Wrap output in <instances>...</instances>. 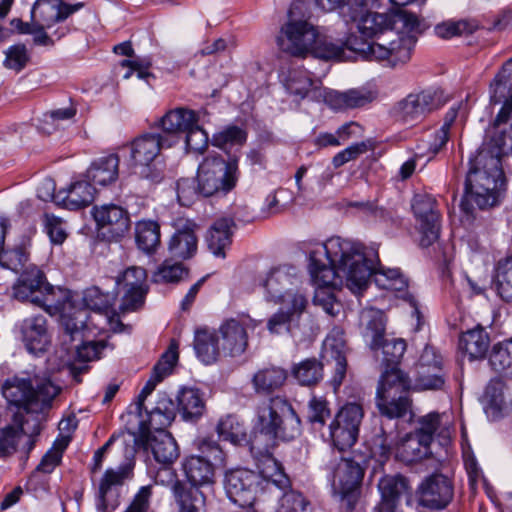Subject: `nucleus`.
<instances>
[{
    "label": "nucleus",
    "mask_w": 512,
    "mask_h": 512,
    "mask_svg": "<svg viewBox=\"0 0 512 512\" xmlns=\"http://www.w3.org/2000/svg\"><path fill=\"white\" fill-rule=\"evenodd\" d=\"M372 0H353L343 10L346 23H353L359 36L353 32L346 39L347 49L369 60H386L392 67L407 63L417 37L422 33L416 14L404 9L378 13L370 9Z\"/></svg>",
    "instance_id": "obj_1"
},
{
    "label": "nucleus",
    "mask_w": 512,
    "mask_h": 512,
    "mask_svg": "<svg viewBox=\"0 0 512 512\" xmlns=\"http://www.w3.org/2000/svg\"><path fill=\"white\" fill-rule=\"evenodd\" d=\"M309 259L312 280L317 286L313 302L330 316H336L341 305L329 287L345 284L357 294L368 286L371 271L364 263L359 246L351 240L331 237L325 243L317 244L310 251Z\"/></svg>",
    "instance_id": "obj_2"
},
{
    "label": "nucleus",
    "mask_w": 512,
    "mask_h": 512,
    "mask_svg": "<svg viewBox=\"0 0 512 512\" xmlns=\"http://www.w3.org/2000/svg\"><path fill=\"white\" fill-rule=\"evenodd\" d=\"M406 350V342L400 338L388 339L383 336L379 348L373 350L378 360L385 366L377 391L376 406L381 413L389 416H405L411 407L408 397L410 381L398 368Z\"/></svg>",
    "instance_id": "obj_3"
},
{
    "label": "nucleus",
    "mask_w": 512,
    "mask_h": 512,
    "mask_svg": "<svg viewBox=\"0 0 512 512\" xmlns=\"http://www.w3.org/2000/svg\"><path fill=\"white\" fill-rule=\"evenodd\" d=\"M260 473L248 469L227 471L224 488L231 502L240 507H251L264 492L274 493L290 488V479L272 455H264Z\"/></svg>",
    "instance_id": "obj_4"
},
{
    "label": "nucleus",
    "mask_w": 512,
    "mask_h": 512,
    "mask_svg": "<svg viewBox=\"0 0 512 512\" xmlns=\"http://www.w3.org/2000/svg\"><path fill=\"white\" fill-rule=\"evenodd\" d=\"M252 449H259L262 438L265 441V455H271L269 448L277 439L290 441L300 435L301 421L292 405L281 396L261 402L255 410Z\"/></svg>",
    "instance_id": "obj_5"
},
{
    "label": "nucleus",
    "mask_w": 512,
    "mask_h": 512,
    "mask_svg": "<svg viewBox=\"0 0 512 512\" xmlns=\"http://www.w3.org/2000/svg\"><path fill=\"white\" fill-rule=\"evenodd\" d=\"M504 183L501 161L485 144L467 174L464 199L466 202H474L480 209L492 207L497 203Z\"/></svg>",
    "instance_id": "obj_6"
},
{
    "label": "nucleus",
    "mask_w": 512,
    "mask_h": 512,
    "mask_svg": "<svg viewBox=\"0 0 512 512\" xmlns=\"http://www.w3.org/2000/svg\"><path fill=\"white\" fill-rule=\"evenodd\" d=\"M2 394L8 403L27 413H40L48 408L61 388L50 379L12 376L2 384Z\"/></svg>",
    "instance_id": "obj_7"
},
{
    "label": "nucleus",
    "mask_w": 512,
    "mask_h": 512,
    "mask_svg": "<svg viewBox=\"0 0 512 512\" xmlns=\"http://www.w3.org/2000/svg\"><path fill=\"white\" fill-rule=\"evenodd\" d=\"M309 5L295 0L288 11V20L277 36L279 49L291 56L305 57L316 43L317 28L309 22Z\"/></svg>",
    "instance_id": "obj_8"
},
{
    "label": "nucleus",
    "mask_w": 512,
    "mask_h": 512,
    "mask_svg": "<svg viewBox=\"0 0 512 512\" xmlns=\"http://www.w3.org/2000/svg\"><path fill=\"white\" fill-rule=\"evenodd\" d=\"M239 178L238 160L208 156L198 167L197 181L202 196L226 195L235 188Z\"/></svg>",
    "instance_id": "obj_9"
},
{
    "label": "nucleus",
    "mask_w": 512,
    "mask_h": 512,
    "mask_svg": "<svg viewBox=\"0 0 512 512\" xmlns=\"http://www.w3.org/2000/svg\"><path fill=\"white\" fill-rule=\"evenodd\" d=\"M363 477L364 469L352 459L341 458L333 467L330 478L333 495L349 511L354 509L359 499Z\"/></svg>",
    "instance_id": "obj_10"
},
{
    "label": "nucleus",
    "mask_w": 512,
    "mask_h": 512,
    "mask_svg": "<svg viewBox=\"0 0 512 512\" xmlns=\"http://www.w3.org/2000/svg\"><path fill=\"white\" fill-rule=\"evenodd\" d=\"M205 455H190L182 462L183 471L188 481L197 488L212 484L215 469L225 464V455L220 446L212 442H204L201 446Z\"/></svg>",
    "instance_id": "obj_11"
},
{
    "label": "nucleus",
    "mask_w": 512,
    "mask_h": 512,
    "mask_svg": "<svg viewBox=\"0 0 512 512\" xmlns=\"http://www.w3.org/2000/svg\"><path fill=\"white\" fill-rule=\"evenodd\" d=\"M446 102L444 93L438 88H426L409 93L397 102L394 113L405 123L420 122L441 108Z\"/></svg>",
    "instance_id": "obj_12"
},
{
    "label": "nucleus",
    "mask_w": 512,
    "mask_h": 512,
    "mask_svg": "<svg viewBox=\"0 0 512 512\" xmlns=\"http://www.w3.org/2000/svg\"><path fill=\"white\" fill-rule=\"evenodd\" d=\"M363 417V407L357 402H348L338 410L329 430L333 445L339 451L351 448L356 443Z\"/></svg>",
    "instance_id": "obj_13"
},
{
    "label": "nucleus",
    "mask_w": 512,
    "mask_h": 512,
    "mask_svg": "<svg viewBox=\"0 0 512 512\" xmlns=\"http://www.w3.org/2000/svg\"><path fill=\"white\" fill-rule=\"evenodd\" d=\"M419 506L441 510L446 508L454 497L452 480L442 473H433L425 477L415 492Z\"/></svg>",
    "instance_id": "obj_14"
},
{
    "label": "nucleus",
    "mask_w": 512,
    "mask_h": 512,
    "mask_svg": "<svg viewBox=\"0 0 512 512\" xmlns=\"http://www.w3.org/2000/svg\"><path fill=\"white\" fill-rule=\"evenodd\" d=\"M385 419H380L374 424L370 437L367 439V445L370 455L376 462L383 465L386 463L398 445L399 432L397 423L394 419L402 416H389L381 413Z\"/></svg>",
    "instance_id": "obj_15"
},
{
    "label": "nucleus",
    "mask_w": 512,
    "mask_h": 512,
    "mask_svg": "<svg viewBox=\"0 0 512 512\" xmlns=\"http://www.w3.org/2000/svg\"><path fill=\"white\" fill-rule=\"evenodd\" d=\"M122 300V311H135L144 304L148 292L147 273L142 267L131 266L127 268L116 280Z\"/></svg>",
    "instance_id": "obj_16"
},
{
    "label": "nucleus",
    "mask_w": 512,
    "mask_h": 512,
    "mask_svg": "<svg viewBox=\"0 0 512 512\" xmlns=\"http://www.w3.org/2000/svg\"><path fill=\"white\" fill-rule=\"evenodd\" d=\"M412 209L419 223L420 245L429 247L439 238L440 214L436 200L427 194H417L412 200Z\"/></svg>",
    "instance_id": "obj_17"
},
{
    "label": "nucleus",
    "mask_w": 512,
    "mask_h": 512,
    "mask_svg": "<svg viewBox=\"0 0 512 512\" xmlns=\"http://www.w3.org/2000/svg\"><path fill=\"white\" fill-rule=\"evenodd\" d=\"M41 431L37 417L24 418L22 413L14 415V424L0 429V457H6L16 451L17 444L22 436H28V452L33 449L34 437Z\"/></svg>",
    "instance_id": "obj_18"
},
{
    "label": "nucleus",
    "mask_w": 512,
    "mask_h": 512,
    "mask_svg": "<svg viewBox=\"0 0 512 512\" xmlns=\"http://www.w3.org/2000/svg\"><path fill=\"white\" fill-rule=\"evenodd\" d=\"M93 218L97 228L111 240L123 237L130 229V216L126 209L116 204L94 206Z\"/></svg>",
    "instance_id": "obj_19"
},
{
    "label": "nucleus",
    "mask_w": 512,
    "mask_h": 512,
    "mask_svg": "<svg viewBox=\"0 0 512 512\" xmlns=\"http://www.w3.org/2000/svg\"><path fill=\"white\" fill-rule=\"evenodd\" d=\"M248 326H257V323L247 317L231 318L224 321L218 329L222 352L228 356L243 354L248 346Z\"/></svg>",
    "instance_id": "obj_20"
},
{
    "label": "nucleus",
    "mask_w": 512,
    "mask_h": 512,
    "mask_svg": "<svg viewBox=\"0 0 512 512\" xmlns=\"http://www.w3.org/2000/svg\"><path fill=\"white\" fill-rule=\"evenodd\" d=\"M172 141L160 133H144L129 145L130 160L134 167L147 168L160 155L164 147H171Z\"/></svg>",
    "instance_id": "obj_21"
},
{
    "label": "nucleus",
    "mask_w": 512,
    "mask_h": 512,
    "mask_svg": "<svg viewBox=\"0 0 512 512\" xmlns=\"http://www.w3.org/2000/svg\"><path fill=\"white\" fill-rule=\"evenodd\" d=\"M135 444L150 450L154 459L162 465H171L179 457L178 445L167 431L143 434L139 439L135 438Z\"/></svg>",
    "instance_id": "obj_22"
},
{
    "label": "nucleus",
    "mask_w": 512,
    "mask_h": 512,
    "mask_svg": "<svg viewBox=\"0 0 512 512\" xmlns=\"http://www.w3.org/2000/svg\"><path fill=\"white\" fill-rule=\"evenodd\" d=\"M174 226L176 232L170 239L168 251L171 258L181 262L194 256L197 251V224L189 219L178 218Z\"/></svg>",
    "instance_id": "obj_23"
},
{
    "label": "nucleus",
    "mask_w": 512,
    "mask_h": 512,
    "mask_svg": "<svg viewBox=\"0 0 512 512\" xmlns=\"http://www.w3.org/2000/svg\"><path fill=\"white\" fill-rule=\"evenodd\" d=\"M45 274L36 266L26 268L13 285V297L38 305L47 286Z\"/></svg>",
    "instance_id": "obj_24"
},
{
    "label": "nucleus",
    "mask_w": 512,
    "mask_h": 512,
    "mask_svg": "<svg viewBox=\"0 0 512 512\" xmlns=\"http://www.w3.org/2000/svg\"><path fill=\"white\" fill-rule=\"evenodd\" d=\"M22 340L29 353L39 355L47 351L51 344L47 319L43 315L27 318L21 326Z\"/></svg>",
    "instance_id": "obj_25"
},
{
    "label": "nucleus",
    "mask_w": 512,
    "mask_h": 512,
    "mask_svg": "<svg viewBox=\"0 0 512 512\" xmlns=\"http://www.w3.org/2000/svg\"><path fill=\"white\" fill-rule=\"evenodd\" d=\"M325 103L334 110H347L361 108L376 99V93L366 87L353 88L343 92L325 90L323 92Z\"/></svg>",
    "instance_id": "obj_26"
},
{
    "label": "nucleus",
    "mask_w": 512,
    "mask_h": 512,
    "mask_svg": "<svg viewBox=\"0 0 512 512\" xmlns=\"http://www.w3.org/2000/svg\"><path fill=\"white\" fill-rule=\"evenodd\" d=\"M377 486L381 495L378 512H396L401 496L409 490V482L402 475H384Z\"/></svg>",
    "instance_id": "obj_27"
},
{
    "label": "nucleus",
    "mask_w": 512,
    "mask_h": 512,
    "mask_svg": "<svg viewBox=\"0 0 512 512\" xmlns=\"http://www.w3.org/2000/svg\"><path fill=\"white\" fill-rule=\"evenodd\" d=\"M73 12L74 10L62 0H37L31 11V19L36 27L50 28Z\"/></svg>",
    "instance_id": "obj_28"
},
{
    "label": "nucleus",
    "mask_w": 512,
    "mask_h": 512,
    "mask_svg": "<svg viewBox=\"0 0 512 512\" xmlns=\"http://www.w3.org/2000/svg\"><path fill=\"white\" fill-rule=\"evenodd\" d=\"M385 326L386 318L381 310L365 308L360 312V334L371 350L379 348L380 340L385 335Z\"/></svg>",
    "instance_id": "obj_29"
},
{
    "label": "nucleus",
    "mask_w": 512,
    "mask_h": 512,
    "mask_svg": "<svg viewBox=\"0 0 512 512\" xmlns=\"http://www.w3.org/2000/svg\"><path fill=\"white\" fill-rule=\"evenodd\" d=\"M299 277L295 268L288 266H281L272 269L263 282L266 289L267 297L275 301L282 298L291 290L297 288Z\"/></svg>",
    "instance_id": "obj_30"
},
{
    "label": "nucleus",
    "mask_w": 512,
    "mask_h": 512,
    "mask_svg": "<svg viewBox=\"0 0 512 512\" xmlns=\"http://www.w3.org/2000/svg\"><path fill=\"white\" fill-rule=\"evenodd\" d=\"M95 188L88 181H76L56 195V204L69 210H79L94 200Z\"/></svg>",
    "instance_id": "obj_31"
},
{
    "label": "nucleus",
    "mask_w": 512,
    "mask_h": 512,
    "mask_svg": "<svg viewBox=\"0 0 512 512\" xmlns=\"http://www.w3.org/2000/svg\"><path fill=\"white\" fill-rule=\"evenodd\" d=\"M359 246L361 253L364 256V263L369 267L371 276H373L376 285L384 290L391 291H404L408 287L406 277L399 271V269L384 268L380 264L378 267L374 266L373 262L368 258V253L360 243L353 242Z\"/></svg>",
    "instance_id": "obj_32"
},
{
    "label": "nucleus",
    "mask_w": 512,
    "mask_h": 512,
    "mask_svg": "<svg viewBox=\"0 0 512 512\" xmlns=\"http://www.w3.org/2000/svg\"><path fill=\"white\" fill-rule=\"evenodd\" d=\"M326 353H330L335 360L334 376L331 383L335 390L342 384L347 370V361L345 357L346 342L341 330H333L324 341Z\"/></svg>",
    "instance_id": "obj_33"
},
{
    "label": "nucleus",
    "mask_w": 512,
    "mask_h": 512,
    "mask_svg": "<svg viewBox=\"0 0 512 512\" xmlns=\"http://www.w3.org/2000/svg\"><path fill=\"white\" fill-rule=\"evenodd\" d=\"M197 122H199V115L196 111L186 107H177L162 116L158 126L169 138L170 135L185 133Z\"/></svg>",
    "instance_id": "obj_34"
},
{
    "label": "nucleus",
    "mask_w": 512,
    "mask_h": 512,
    "mask_svg": "<svg viewBox=\"0 0 512 512\" xmlns=\"http://www.w3.org/2000/svg\"><path fill=\"white\" fill-rule=\"evenodd\" d=\"M287 371L275 365L258 369L252 376L251 383L254 391L260 395H269L279 390L286 382Z\"/></svg>",
    "instance_id": "obj_35"
},
{
    "label": "nucleus",
    "mask_w": 512,
    "mask_h": 512,
    "mask_svg": "<svg viewBox=\"0 0 512 512\" xmlns=\"http://www.w3.org/2000/svg\"><path fill=\"white\" fill-rule=\"evenodd\" d=\"M133 476V465L127 463L114 468L107 469L98 483V508L106 510L108 507L106 497L113 490L121 487L125 481Z\"/></svg>",
    "instance_id": "obj_36"
},
{
    "label": "nucleus",
    "mask_w": 512,
    "mask_h": 512,
    "mask_svg": "<svg viewBox=\"0 0 512 512\" xmlns=\"http://www.w3.org/2000/svg\"><path fill=\"white\" fill-rule=\"evenodd\" d=\"M427 436H419L415 432L407 434L396 448V457L405 463L421 461L431 454Z\"/></svg>",
    "instance_id": "obj_37"
},
{
    "label": "nucleus",
    "mask_w": 512,
    "mask_h": 512,
    "mask_svg": "<svg viewBox=\"0 0 512 512\" xmlns=\"http://www.w3.org/2000/svg\"><path fill=\"white\" fill-rule=\"evenodd\" d=\"M119 162L116 154L100 157L91 163L86 171V177L94 184L109 185L118 179Z\"/></svg>",
    "instance_id": "obj_38"
},
{
    "label": "nucleus",
    "mask_w": 512,
    "mask_h": 512,
    "mask_svg": "<svg viewBox=\"0 0 512 512\" xmlns=\"http://www.w3.org/2000/svg\"><path fill=\"white\" fill-rule=\"evenodd\" d=\"M234 226L233 219L224 217L217 219L208 230L207 245L216 257H225V250L232 242V227Z\"/></svg>",
    "instance_id": "obj_39"
},
{
    "label": "nucleus",
    "mask_w": 512,
    "mask_h": 512,
    "mask_svg": "<svg viewBox=\"0 0 512 512\" xmlns=\"http://www.w3.org/2000/svg\"><path fill=\"white\" fill-rule=\"evenodd\" d=\"M75 297H78V295L70 290L53 287L48 283L38 306L43 307L50 314L59 313L61 315L62 312L74 308L77 301Z\"/></svg>",
    "instance_id": "obj_40"
},
{
    "label": "nucleus",
    "mask_w": 512,
    "mask_h": 512,
    "mask_svg": "<svg viewBox=\"0 0 512 512\" xmlns=\"http://www.w3.org/2000/svg\"><path fill=\"white\" fill-rule=\"evenodd\" d=\"M459 346L470 360L482 359L486 356L490 346L489 334L482 326L477 325L462 333Z\"/></svg>",
    "instance_id": "obj_41"
},
{
    "label": "nucleus",
    "mask_w": 512,
    "mask_h": 512,
    "mask_svg": "<svg viewBox=\"0 0 512 512\" xmlns=\"http://www.w3.org/2000/svg\"><path fill=\"white\" fill-rule=\"evenodd\" d=\"M194 349L197 357L205 364L214 363L222 351L217 333L208 328L195 331Z\"/></svg>",
    "instance_id": "obj_42"
},
{
    "label": "nucleus",
    "mask_w": 512,
    "mask_h": 512,
    "mask_svg": "<svg viewBox=\"0 0 512 512\" xmlns=\"http://www.w3.org/2000/svg\"><path fill=\"white\" fill-rule=\"evenodd\" d=\"M88 321V311L84 307L74 306L60 315V325L63 329L62 341L67 345L81 336Z\"/></svg>",
    "instance_id": "obj_43"
},
{
    "label": "nucleus",
    "mask_w": 512,
    "mask_h": 512,
    "mask_svg": "<svg viewBox=\"0 0 512 512\" xmlns=\"http://www.w3.org/2000/svg\"><path fill=\"white\" fill-rule=\"evenodd\" d=\"M105 347L106 343L104 341H89L76 347L75 360L82 364L73 363L70 366V374L77 383L81 382L80 375L88 370L85 363L99 359Z\"/></svg>",
    "instance_id": "obj_44"
},
{
    "label": "nucleus",
    "mask_w": 512,
    "mask_h": 512,
    "mask_svg": "<svg viewBox=\"0 0 512 512\" xmlns=\"http://www.w3.org/2000/svg\"><path fill=\"white\" fill-rule=\"evenodd\" d=\"M135 241L143 252L153 253L160 245V225L157 221L142 219L135 223Z\"/></svg>",
    "instance_id": "obj_45"
},
{
    "label": "nucleus",
    "mask_w": 512,
    "mask_h": 512,
    "mask_svg": "<svg viewBox=\"0 0 512 512\" xmlns=\"http://www.w3.org/2000/svg\"><path fill=\"white\" fill-rule=\"evenodd\" d=\"M489 365L500 376L512 379V337L492 346Z\"/></svg>",
    "instance_id": "obj_46"
},
{
    "label": "nucleus",
    "mask_w": 512,
    "mask_h": 512,
    "mask_svg": "<svg viewBox=\"0 0 512 512\" xmlns=\"http://www.w3.org/2000/svg\"><path fill=\"white\" fill-rule=\"evenodd\" d=\"M512 100V59L508 60L490 84V102L499 104Z\"/></svg>",
    "instance_id": "obj_47"
},
{
    "label": "nucleus",
    "mask_w": 512,
    "mask_h": 512,
    "mask_svg": "<svg viewBox=\"0 0 512 512\" xmlns=\"http://www.w3.org/2000/svg\"><path fill=\"white\" fill-rule=\"evenodd\" d=\"M178 411L185 420L198 419L205 409V404L199 390L183 388L178 396Z\"/></svg>",
    "instance_id": "obj_48"
},
{
    "label": "nucleus",
    "mask_w": 512,
    "mask_h": 512,
    "mask_svg": "<svg viewBox=\"0 0 512 512\" xmlns=\"http://www.w3.org/2000/svg\"><path fill=\"white\" fill-rule=\"evenodd\" d=\"M483 404L486 413L493 418L501 416L502 412L507 408L504 395V383L500 379H492L488 383L483 394Z\"/></svg>",
    "instance_id": "obj_49"
},
{
    "label": "nucleus",
    "mask_w": 512,
    "mask_h": 512,
    "mask_svg": "<svg viewBox=\"0 0 512 512\" xmlns=\"http://www.w3.org/2000/svg\"><path fill=\"white\" fill-rule=\"evenodd\" d=\"M321 82L313 80L308 71L303 69H294L289 72L285 81L286 89L289 93L304 98L312 90H318Z\"/></svg>",
    "instance_id": "obj_50"
},
{
    "label": "nucleus",
    "mask_w": 512,
    "mask_h": 512,
    "mask_svg": "<svg viewBox=\"0 0 512 512\" xmlns=\"http://www.w3.org/2000/svg\"><path fill=\"white\" fill-rule=\"evenodd\" d=\"M292 375L300 385H316L323 378V364L316 358L305 359L292 367Z\"/></svg>",
    "instance_id": "obj_51"
},
{
    "label": "nucleus",
    "mask_w": 512,
    "mask_h": 512,
    "mask_svg": "<svg viewBox=\"0 0 512 512\" xmlns=\"http://www.w3.org/2000/svg\"><path fill=\"white\" fill-rule=\"evenodd\" d=\"M217 432L223 441H229L234 445H240L247 441L246 430L236 417L232 415L220 419Z\"/></svg>",
    "instance_id": "obj_52"
},
{
    "label": "nucleus",
    "mask_w": 512,
    "mask_h": 512,
    "mask_svg": "<svg viewBox=\"0 0 512 512\" xmlns=\"http://www.w3.org/2000/svg\"><path fill=\"white\" fill-rule=\"evenodd\" d=\"M498 295L506 302L512 301V257L499 261L495 274Z\"/></svg>",
    "instance_id": "obj_53"
},
{
    "label": "nucleus",
    "mask_w": 512,
    "mask_h": 512,
    "mask_svg": "<svg viewBox=\"0 0 512 512\" xmlns=\"http://www.w3.org/2000/svg\"><path fill=\"white\" fill-rule=\"evenodd\" d=\"M247 133L242 128L231 125L215 133L212 144L220 149L227 150L235 145H243L246 142Z\"/></svg>",
    "instance_id": "obj_54"
},
{
    "label": "nucleus",
    "mask_w": 512,
    "mask_h": 512,
    "mask_svg": "<svg viewBox=\"0 0 512 512\" xmlns=\"http://www.w3.org/2000/svg\"><path fill=\"white\" fill-rule=\"evenodd\" d=\"M174 497L180 507V512H199L205 504V496L201 490L196 487L181 488L174 494Z\"/></svg>",
    "instance_id": "obj_55"
},
{
    "label": "nucleus",
    "mask_w": 512,
    "mask_h": 512,
    "mask_svg": "<svg viewBox=\"0 0 512 512\" xmlns=\"http://www.w3.org/2000/svg\"><path fill=\"white\" fill-rule=\"evenodd\" d=\"M76 113L77 109L72 104L68 107H63L49 111L43 115V119L41 121L39 129L43 133L51 134L60 126L61 122L72 120L75 117Z\"/></svg>",
    "instance_id": "obj_56"
},
{
    "label": "nucleus",
    "mask_w": 512,
    "mask_h": 512,
    "mask_svg": "<svg viewBox=\"0 0 512 512\" xmlns=\"http://www.w3.org/2000/svg\"><path fill=\"white\" fill-rule=\"evenodd\" d=\"M69 437L62 436L54 442L52 448L46 452L37 466V471L51 473L59 465L62 454L69 444Z\"/></svg>",
    "instance_id": "obj_57"
},
{
    "label": "nucleus",
    "mask_w": 512,
    "mask_h": 512,
    "mask_svg": "<svg viewBox=\"0 0 512 512\" xmlns=\"http://www.w3.org/2000/svg\"><path fill=\"white\" fill-rule=\"evenodd\" d=\"M185 275L187 270L180 261L171 262L166 259L154 272L152 279L155 283H174L180 281Z\"/></svg>",
    "instance_id": "obj_58"
},
{
    "label": "nucleus",
    "mask_w": 512,
    "mask_h": 512,
    "mask_svg": "<svg viewBox=\"0 0 512 512\" xmlns=\"http://www.w3.org/2000/svg\"><path fill=\"white\" fill-rule=\"evenodd\" d=\"M478 28L475 21L459 20V21H445L435 26V33L437 36L448 39L454 36L463 34H471Z\"/></svg>",
    "instance_id": "obj_59"
},
{
    "label": "nucleus",
    "mask_w": 512,
    "mask_h": 512,
    "mask_svg": "<svg viewBox=\"0 0 512 512\" xmlns=\"http://www.w3.org/2000/svg\"><path fill=\"white\" fill-rule=\"evenodd\" d=\"M277 512H312V509L303 494L289 490L281 496Z\"/></svg>",
    "instance_id": "obj_60"
},
{
    "label": "nucleus",
    "mask_w": 512,
    "mask_h": 512,
    "mask_svg": "<svg viewBox=\"0 0 512 512\" xmlns=\"http://www.w3.org/2000/svg\"><path fill=\"white\" fill-rule=\"evenodd\" d=\"M178 357V344L175 341H172L167 351L162 354L159 361L154 365L152 375H154L158 380L163 381L164 378L172 373V370L178 361Z\"/></svg>",
    "instance_id": "obj_61"
},
{
    "label": "nucleus",
    "mask_w": 512,
    "mask_h": 512,
    "mask_svg": "<svg viewBox=\"0 0 512 512\" xmlns=\"http://www.w3.org/2000/svg\"><path fill=\"white\" fill-rule=\"evenodd\" d=\"M347 48L346 41L341 44L334 43L327 39H322L317 32L316 43L310 51L316 58L331 60L341 59L344 54V48Z\"/></svg>",
    "instance_id": "obj_62"
},
{
    "label": "nucleus",
    "mask_w": 512,
    "mask_h": 512,
    "mask_svg": "<svg viewBox=\"0 0 512 512\" xmlns=\"http://www.w3.org/2000/svg\"><path fill=\"white\" fill-rule=\"evenodd\" d=\"M275 302L282 303L284 310L291 315L294 319H298L305 311L308 300L305 295L298 289H293L282 298L275 300Z\"/></svg>",
    "instance_id": "obj_63"
},
{
    "label": "nucleus",
    "mask_w": 512,
    "mask_h": 512,
    "mask_svg": "<svg viewBox=\"0 0 512 512\" xmlns=\"http://www.w3.org/2000/svg\"><path fill=\"white\" fill-rule=\"evenodd\" d=\"M177 198L182 206H190L201 195L197 178H182L177 182Z\"/></svg>",
    "instance_id": "obj_64"
}]
</instances>
